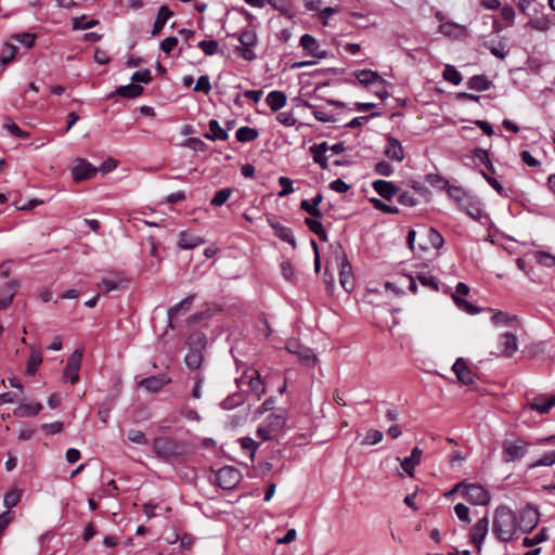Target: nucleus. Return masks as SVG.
Wrapping results in <instances>:
<instances>
[{
	"mask_svg": "<svg viewBox=\"0 0 555 555\" xmlns=\"http://www.w3.org/2000/svg\"><path fill=\"white\" fill-rule=\"evenodd\" d=\"M211 90V85L208 76H201L194 87V91L208 93Z\"/></svg>",
	"mask_w": 555,
	"mask_h": 555,
	"instance_id": "nucleus-63",
	"label": "nucleus"
},
{
	"mask_svg": "<svg viewBox=\"0 0 555 555\" xmlns=\"http://www.w3.org/2000/svg\"><path fill=\"white\" fill-rule=\"evenodd\" d=\"M372 186L383 198L387 201H390L399 191L392 182L386 180H376L373 182Z\"/></svg>",
	"mask_w": 555,
	"mask_h": 555,
	"instance_id": "nucleus-24",
	"label": "nucleus"
},
{
	"mask_svg": "<svg viewBox=\"0 0 555 555\" xmlns=\"http://www.w3.org/2000/svg\"><path fill=\"white\" fill-rule=\"evenodd\" d=\"M474 156L479 159L482 164L486 165V167L491 171L494 172V168L492 165V162L489 158V154L486 150L482 149H476L474 151Z\"/></svg>",
	"mask_w": 555,
	"mask_h": 555,
	"instance_id": "nucleus-60",
	"label": "nucleus"
},
{
	"mask_svg": "<svg viewBox=\"0 0 555 555\" xmlns=\"http://www.w3.org/2000/svg\"><path fill=\"white\" fill-rule=\"evenodd\" d=\"M177 46H178V38L170 36V37L165 38L160 42V50L164 53L169 54L176 49Z\"/></svg>",
	"mask_w": 555,
	"mask_h": 555,
	"instance_id": "nucleus-62",
	"label": "nucleus"
},
{
	"mask_svg": "<svg viewBox=\"0 0 555 555\" xmlns=\"http://www.w3.org/2000/svg\"><path fill=\"white\" fill-rule=\"evenodd\" d=\"M269 224L273 229L275 236H278L279 238L286 243H289L293 247H296V241L291 228H287L272 220L269 221Z\"/></svg>",
	"mask_w": 555,
	"mask_h": 555,
	"instance_id": "nucleus-27",
	"label": "nucleus"
},
{
	"mask_svg": "<svg viewBox=\"0 0 555 555\" xmlns=\"http://www.w3.org/2000/svg\"><path fill=\"white\" fill-rule=\"evenodd\" d=\"M540 520L539 511L535 507L530 505L526 506L521 509L518 516V531L524 533L530 532L533 528H535Z\"/></svg>",
	"mask_w": 555,
	"mask_h": 555,
	"instance_id": "nucleus-10",
	"label": "nucleus"
},
{
	"mask_svg": "<svg viewBox=\"0 0 555 555\" xmlns=\"http://www.w3.org/2000/svg\"><path fill=\"white\" fill-rule=\"evenodd\" d=\"M528 405L531 410L540 413L546 414L550 410L555 406V395H538L534 396L529 402Z\"/></svg>",
	"mask_w": 555,
	"mask_h": 555,
	"instance_id": "nucleus-14",
	"label": "nucleus"
},
{
	"mask_svg": "<svg viewBox=\"0 0 555 555\" xmlns=\"http://www.w3.org/2000/svg\"><path fill=\"white\" fill-rule=\"evenodd\" d=\"M42 410V404L36 403H23L16 406L13 414L17 417L35 416Z\"/></svg>",
	"mask_w": 555,
	"mask_h": 555,
	"instance_id": "nucleus-32",
	"label": "nucleus"
},
{
	"mask_svg": "<svg viewBox=\"0 0 555 555\" xmlns=\"http://www.w3.org/2000/svg\"><path fill=\"white\" fill-rule=\"evenodd\" d=\"M152 446L156 455L167 461L179 459L188 453V444L184 441L169 437H157Z\"/></svg>",
	"mask_w": 555,
	"mask_h": 555,
	"instance_id": "nucleus-2",
	"label": "nucleus"
},
{
	"mask_svg": "<svg viewBox=\"0 0 555 555\" xmlns=\"http://www.w3.org/2000/svg\"><path fill=\"white\" fill-rule=\"evenodd\" d=\"M354 76L357 77L359 83L364 87H367L382 79L377 72L371 69L358 70L354 73Z\"/></svg>",
	"mask_w": 555,
	"mask_h": 555,
	"instance_id": "nucleus-33",
	"label": "nucleus"
},
{
	"mask_svg": "<svg viewBox=\"0 0 555 555\" xmlns=\"http://www.w3.org/2000/svg\"><path fill=\"white\" fill-rule=\"evenodd\" d=\"M21 500V491L18 489H12L4 494L3 505L7 508H12L17 505Z\"/></svg>",
	"mask_w": 555,
	"mask_h": 555,
	"instance_id": "nucleus-49",
	"label": "nucleus"
},
{
	"mask_svg": "<svg viewBox=\"0 0 555 555\" xmlns=\"http://www.w3.org/2000/svg\"><path fill=\"white\" fill-rule=\"evenodd\" d=\"M183 145L196 152H204L207 149V145L198 138H189Z\"/></svg>",
	"mask_w": 555,
	"mask_h": 555,
	"instance_id": "nucleus-61",
	"label": "nucleus"
},
{
	"mask_svg": "<svg viewBox=\"0 0 555 555\" xmlns=\"http://www.w3.org/2000/svg\"><path fill=\"white\" fill-rule=\"evenodd\" d=\"M370 202L372 203L375 209L380 210L385 214L396 215L399 212V208L397 206L385 204L383 201L378 198H371Z\"/></svg>",
	"mask_w": 555,
	"mask_h": 555,
	"instance_id": "nucleus-53",
	"label": "nucleus"
},
{
	"mask_svg": "<svg viewBox=\"0 0 555 555\" xmlns=\"http://www.w3.org/2000/svg\"><path fill=\"white\" fill-rule=\"evenodd\" d=\"M491 81L483 75H476L468 79L467 87L476 91H486L490 88Z\"/></svg>",
	"mask_w": 555,
	"mask_h": 555,
	"instance_id": "nucleus-35",
	"label": "nucleus"
},
{
	"mask_svg": "<svg viewBox=\"0 0 555 555\" xmlns=\"http://www.w3.org/2000/svg\"><path fill=\"white\" fill-rule=\"evenodd\" d=\"M258 130L250 127H241L236 130V140L240 142H250L258 138Z\"/></svg>",
	"mask_w": 555,
	"mask_h": 555,
	"instance_id": "nucleus-36",
	"label": "nucleus"
},
{
	"mask_svg": "<svg viewBox=\"0 0 555 555\" xmlns=\"http://www.w3.org/2000/svg\"><path fill=\"white\" fill-rule=\"evenodd\" d=\"M286 100L285 93L278 90L271 91L266 98L267 104L273 112L283 108L286 104Z\"/></svg>",
	"mask_w": 555,
	"mask_h": 555,
	"instance_id": "nucleus-31",
	"label": "nucleus"
},
{
	"mask_svg": "<svg viewBox=\"0 0 555 555\" xmlns=\"http://www.w3.org/2000/svg\"><path fill=\"white\" fill-rule=\"evenodd\" d=\"M555 464V451H551L545 453L541 459L530 463L528 467L530 469L537 468L540 466H552Z\"/></svg>",
	"mask_w": 555,
	"mask_h": 555,
	"instance_id": "nucleus-46",
	"label": "nucleus"
},
{
	"mask_svg": "<svg viewBox=\"0 0 555 555\" xmlns=\"http://www.w3.org/2000/svg\"><path fill=\"white\" fill-rule=\"evenodd\" d=\"M422 455H423V450H421L418 447H414L412 449L411 455L405 457L401 462L402 469L410 477H412L414 475V469L421 463Z\"/></svg>",
	"mask_w": 555,
	"mask_h": 555,
	"instance_id": "nucleus-23",
	"label": "nucleus"
},
{
	"mask_svg": "<svg viewBox=\"0 0 555 555\" xmlns=\"http://www.w3.org/2000/svg\"><path fill=\"white\" fill-rule=\"evenodd\" d=\"M305 223L311 232H313L315 235H318V237L321 241H323V242L327 241V233H326L324 227L322 225V223L318 220V218H314V217L306 218Z\"/></svg>",
	"mask_w": 555,
	"mask_h": 555,
	"instance_id": "nucleus-34",
	"label": "nucleus"
},
{
	"mask_svg": "<svg viewBox=\"0 0 555 555\" xmlns=\"http://www.w3.org/2000/svg\"><path fill=\"white\" fill-rule=\"evenodd\" d=\"M529 25L535 30L546 31L550 29L552 22L550 18L542 16L530 20Z\"/></svg>",
	"mask_w": 555,
	"mask_h": 555,
	"instance_id": "nucleus-55",
	"label": "nucleus"
},
{
	"mask_svg": "<svg viewBox=\"0 0 555 555\" xmlns=\"http://www.w3.org/2000/svg\"><path fill=\"white\" fill-rule=\"evenodd\" d=\"M247 383L250 392L254 393L257 399H260L261 395L264 393V386L259 373H256V376L248 377Z\"/></svg>",
	"mask_w": 555,
	"mask_h": 555,
	"instance_id": "nucleus-38",
	"label": "nucleus"
},
{
	"mask_svg": "<svg viewBox=\"0 0 555 555\" xmlns=\"http://www.w3.org/2000/svg\"><path fill=\"white\" fill-rule=\"evenodd\" d=\"M198 48L206 55L211 56L218 52L219 43L217 40H202L198 42Z\"/></svg>",
	"mask_w": 555,
	"mask_h": 555,
	"instance_id": "nucleus-52",
	"label": "nucleus"
},
{
	"mask_svg": "<svg viewBox=\"0 0 555 555\" xmlns=\"http://www.w3.org/2000/svg\"><path fill=\"white\" fill-rule=\"evenodd\" d=\"M425 180L429 185L440 190H444L449 184L448 180L437 173H428Z\"/></svg>",
	"mask_w": 555,
	"mask_h": 555,
	"instance_id": "nucleus-51",
	"label": "nucleus"
},
{
	"mask_svg": "<svg viewBox=\"0 0 555 555\" xmlns=\"http://www.w3.org/2000/svg\"><path fill=\"white\" fill-rule=\"evenodd\" d=\"M209 132L205 133L204 137L208 140L216 141L221 140L225 141L229 138L228 132L220 127L218 120L211 119L208 124Z\"/></svg>",
	"mask_w": 555,
	"mask_h": 555,
	"instance_id": "nucleus-29",
	"label": "nucleus"
},
{
	"mask_svg": "<svg viewBox=\"0 0 555 555\" xmlns=\"http://www.w3.org/2000/svg\"><path fill=\"white\" fill-rule=\"evenodd\" d=\"M12 39L27 48H31L35 43L36 35L29 33L15 34L12 36Z\"/></svg>",
	"mask_w": 555,
	"mask_h": 555,
	"instance_id": "nucleus-58",
	"label": "nucleus"
},
{
	"mask_svg": "<svg viewBox=\"0 0 555 555\" xmlns=\"http://www.w3.org/2000/svg\"><path fill=\"white\" fill-rule=\"evenodd\" d=\"M241 473L233 466H223L216 473V483L225 490L235 488L241 481Z\"/></svg>",
	"mask_w": 555,
	"mask_h": 555,
	"instance_id": "nucleus-7",
	"label": "nucleus"
},
{
	"mask_svg": "<svg viewBox=\"0 0 555 555\" xmlns=\"http://www.w3.org/2000/svg\"><path fill=\"white\" fill-rule=\"evenodd\" d=\"M279 184L282 186V190L278 193L280 197H285L294 192L293 181L287 177H280Z\"/></svg>",
	"mask_w": 555,
	"mask_h": 555,
	"instance_id": "nucleus-57",
	"label": "nucleus"
},
{
	"mask_svg": "<svg viewBox=\"0 0 555 555\" xmlns=\"http://www.w3.org/2000/svg\"><path fill=\"white\" fill-rule=\"evenodd\" d=\"M41 362V353L34 350L28 358L26 373L30 376L35 375Z\"/></svg>",
	"mask_w": 555,
	"mask_h": 555,
	"instance_id": "nucleus-41",
	"label": "nucleus"
},
{
	"mask_svg": "<svg viewBox=\"0 0 555 555\" xmlns=\"http://www.w3.org/2000/svg\"><path fill=\"white\" fill-rule=\"evenodd\" d=\"M172 15H173V12L167 5H162L158 9L156 18L153 24L152 36L155 37V36L159 35L160 31L163 30L164 26L166 25L167 21Z\"/></svg>",
	"mask_w": 555,
	"mask_h": 555,
	"instance_id": "nucleus-25",
	"label": "nucleus"
},
{
	"mask_svg": "<svg viewBox=\"0 0 555 555\" xmlns=\"http://www.w3.org/2000/svg\"><path fill=\"white\" fill-rule=\"evenodd\" d=\"M415 279L424 286L431 291H438L439 285L437 279L428 273L420 272L415 275Z\"/></svg>",
	"mask_w": 555,
	"mask_h": 555,
	"instance_id": "nucleus-40",
	"label": "nucleus"
},
{
	"mask_svg": "<svg viewBox=\"0 0 555 555\" xmlns=\"http://www.w3.org/2000/svg\"><path fill=\"white\" fill-rule=\"evenodd\" d=\"M518 516L505 505L494 509L492 519V532L501 542H509L517 538Z\"/></svg>",
	"mask_w": 555,
	"mask_h": 555,
	"instance_id": "nucleus-1",
	"label": "nucleus"
},
{
	"mask_svg": "<svg viewBox=\"0 0 555 555\" xmlns=\"http://www.w3.org/2000/svg\"><path fill=\"white\" fill-rule=\"evenodd\" d=\"M233 190L231 188H224L216 192L210 201V204L215 207L222 206L231 196Z\"/></svg>",
	"mask_w": 555,
	"mask_h": 555,
	"instance_id": "nucleus-43",
	"label": "nucleus"
},
{
	"mask_svg": "<svg viewBox=\"0 0 555 555\" xmlns=\"http://www.w3.org/2000/svg\"><path fill=\"white\" fill-rule=\"evenodd\" d=\"M328 151L327 142H322L320 144H313L309 147V152L311 153L314 163L319 164L322 169H326L328 166L327 159L328 157L325 155Z\"/></svg>",
	"mask_w": 555,
	"mask_h": 555,
	"instance_id": "nucleus-21",
	"label": "nucleus"
},
{
	"mask_svg": "<svg viewBox=\"0 0 555 555\" xmlns=\"http://www.w3.org/2000/svg\"><path fill=\"white\" fill-rule=\"evenodd\" d=\"M448 195L456 202H462L465 196V191L461 186L449 185L446 188Z\"/></svg>",
	"mask_w": 555,
	"mask_h": 555,
	"instance_id": "nucleus-64",
	"label": "nucleus"
},
{
	"mask_svg": "<svg viewBox=\"0 0 555 555\" xmlns=\"http://www.w3.org/2000/svg\"><path fill=\"white\" fill-rule=\"evenodd\" d=\"M530 442L521 437L505 439L502 442V459L505 463L517 462L524 459L528 452Z\"/></svg>",
	"mask_w": 555,
	"mask_h": 555,
	"instance_id": "nucleus-3",
	"label": "nucleus"
},
{
	"mask_svg": "<svg viewBox=\"0 0 555 555\" xmlns=\"http://www.w3.org/2000/svg\"><path fill=\"white\" fill-rule=\"evenodd\" d=\"M463 495L473 505H487L491 500L489 491L478 483L466 485Z\"/></svg>",
	"mask_w": 555,
	"mask_h": 555,
	"instance_id": "nucleus-8",
	"label": "nucleus"
},
{
	"mask_svg": "<svg viewBox=\"0 0 555 555\" xmlns=\"http://www.w3.org/2000/svg\"><path fill=\"white\" fill-rule=\"evenodd\" d=\"M188 345L197 346L196 348H190L189 352L184 357V362L190 370L198 371L203 364L204 356L202 349L206 345V338L202 333H193L188 339Z\"/></svg>",
	"mask_w": 555,
	"mask_h": 555,
	"instance_id": "nucleus-4",
	"label": "nucleus"
},
{
	"mask_svg": "<svg viewBox=\"0 0 555 555\" xmlns=\"http://www.w3.org/2000/svg\"><path fill=\"white\" fill-rule=\"evenodd\" d=\"M384 153L389 159L398 163L404 159V151L400 141L391 135H388L386 139Z\"/></svg>",
	"mask_w": 555,
	"mask_h": 555,
	"instance_id": "nucleus-17",
	"label": "nucleus"
},
{
	"mask_svg": "<svg viewBox=\"0 0 555 555\" xmlns=\"http://www.w3.org/2000/svg\"><path fill=\"white\" fill-rule=\"evenodd\" d=\"M285 348L289 353L296 354L299 361L308 366H314L318 361L313 351L300 345L296 339L287 340Z\"/></svg>",
	"mask_w": 555,
	"mask_h": 555,
	"instance_id": "nucleus-9",
	"label": "nucleus"
},
{
	"mask_svg": "<svg viewBox=\"0 0 555 555\" xmlns=\"http://www.w3.org/2000/svg\"><path fill=\"white\" fill-rule=\"evenodd\" d=\"M205 240L188 231H182L179 234L178 245L182 249H192L203 245Z\"/></svg>",
	"mask_w": 555,
	"mask_h": 555,
	"instance_id": "nucleus-26",
	"label": "nucleus"
},
{
	"mask_svg": "<svg viewBox=\"0 0 555 555\" xmlns=\"http://www.w3.org/2000/svg\"><path fill=\"white\" fill-rule=\"evenodd\" d=\"M452 371L455 373L457 379L464 385L474 384L475 374L468 367L466 361L463 358L456 359L452 366Z\"/></svg>",
	"mask_w": 555,
	"mask_h": 555,
	"instance_id": "nucleus-15",
	"label": "nucleus"
},
{
	"mask_svg": "<svg viewBox=\"0 0 555 555\" xmlns=\"http://www.w3.org/2000/svg\"><path fill=\"white\" fill-rule=\"evenodd\" d=\"M194 299V295H190L182 299L180 302L176 304L175 306L170 307L167 311L168 317V327L173 328L172 320L178 317L179 312H185L189 311L192 307Z\"/></svg>",
	"mask_w": 555,
	"mask_h": 555,
	"instance_id": "nucleus-22",
	"label": "nucleus"
},
{
	"mask_svg": "<svg viewBox=\"0 0 555 555\" xmlns=\"http://www.w3.org/2000/svg\"><path fill=\"white\" fill-rule=\"evenodd\" d=\"M143 87L137 83H129L127 86H120L118 87L111 96L117 94L127 99H134L142 94Z\"/></svg>",
	"mask_w": 555,
	"mask_h": 555,
	"instance_id": "nucleus-30",
	"label": "nucleus"
},
{
	"mask_svg": "<svg viewBox=\"0 0 555 555\" xmlns=\"http://www.w3.org/2000/svg\"><path fill=\"white\" fill-rule=\"evenodd\" d=\"M548 539V535H547V529L546 528H542L535 535H533L532 538H525L522 540V545L525 547H532L543 541H546Z\"/></svg>",
	"mask_w": 555,
	"mask_h": 555,
	"instance_id": "nucleus-44",
	"label": "nucleus"
},
{
	"mask_svg": "<svg viewBox=\"0 0 555 555\" xmlns=\"http://www.w3.org/2000/svg\"><path fill=\"white\" fill-rule=\"evenodd\" d=\"M337 260L340 261V270H339V282L341 287L350 293L354 287L353 276L351 272V264L344 251V249L339 246L336 250Z\"/></svg>",
	"mask_w": 555,
	"mask_h": 555,
	"instance_id": "nucleus-6",
	"label": "nucleus"
},
{
	"mask_svg": "<svg viewBox=\"0 0 555 555\" xmlns=\"http://www.w3.org/2000/svg\"><path fill=\"white\" fill-rule=\"evenodd\" d=\"M127 437L133 443L143 444V446L149 443V440H147L145 434L141 430L131 429L128 431Z\"/></svg>",
	"mask_w": 555,
	"mask_h": 555,
	"instance_id": "nucleus-59",
	"label": "nucleus"
},
{
	"mask_svg": "<svg viewBox=\"0 0 555 555\" xmlns=\"http://www.w3.org/2000/svg\"><path fill=\"white\" fill-rule=\"evenodd\" d=\"M443 79L451 82L454 86H457L462 82V75L461 73L450 64H447L444 66L443 73H442Z\"/></svg>",
	"mask_w": 555,
	"mask_h": 555,
	"instance_id": "nucleus-37",
	"label": "nucleus"
},
{
	"mask_svg": "<svg viewBox=\"0 0 555 555\" xmlns=\"http://www.w3.org/2000/svg\"><path fill=\"white\" fill-rule=\"evenodd\" d=\"M99 24V21L95 18L88 20L86 16H79L73 18V28L74 29H89L95 27Z\"/></svg>",
	"mask_w": 555,
	"mask_h": 555,
	"instance_id": "nucleus-48",
	"label": "nucleus"
},
{
	"mask_svg": "<svg viewBox=\"0 0 555 555\" xmlns=\"http://www.w3.org/2000/svg\"><path fill=\"white\" fill-rule=\"evenodd\" d=\"M170 383L166 375L150 376L142 379L139 385L150 392H157Z\"/></svg>",
	"mask_w": 555,
	"mask_h": 555,
	"instance_id": "nucleus-18",
	"label": "nucleus"
},
{
	"mask_svg": "<svg viewBox=\"0 0 555 555\" xmlns=\"http://www.w3.org/2000/svg\"><path fill=\"white\" fill-rule=\"evenodd\" d=\"M82 353L79 350H75L67 360L66 367L64 370V378L69 379L72 384H75L79 379V369L81 365Z\"/></svg>",
	"mask_w": 555,
	"mask_h": 555,
	"instance_id": "nucleus-13",
	"label": "nucleus"
},
{
	"mask_svg": "<svg viewBox=\"0 0 555 555\" xmlns=\"http://www.w3.org/2000/svg\"><path fill=\"white\" fill-rule=\"evenodd\" d=\"M3 127L14 137L16 138H28L29 133L27 131L22 130L15 122L12 120H7L3 124Z\"/></svg>",
	"mask_w": 555,
	"mask_h": 555,
	"instance_id": "nucleus-56",
	"label": "nucleus"
},
{
	"mask_svg": "<svg viewBox=\"0 0 555 555\" xmlns=\"http://www.w3.org/2000/svg\"><path fill=\"white\" fill-rule=\"evenodd\" d=\"M499 340L502 348L501 356L509 358L516 352L518 345L517 337L514 334L504 333L500 335Z\"/></svg>",
	"mask_w": 555,
	"mask_h": 555,
	"instance_id": "nucleus-19",
	"label": "nucleus"
},
{
	"mask_svg": "<svg viewBox=\"0 0 555 555\" xmlns=\"http://www.w3.org/2000/svg\"><path fill=\"white\" fill-rule=\"evenodd\" d=\"M383 433L380 430H377V429H370L363 441H362V444H365V446H374V444H377L378 442H380L383 440Z\"/></svg>",
	"mask_w": 555,
	"mask_h": 555,
	"instance_id": "nucleus-54",
	"label": "nucleus"
},
{
	"mask_svg": "<svg viewBox=\"0 0 555 555\" xmlns=\"http://www.w3.org/2000/svg\"><path fill=\"white\" fill-rule=\"evenodd\" d=\"M416 235H418L420 238H426L429 242L430 247H433L435 249L441 248L444 243L442 235L434 228H422L420 231L410 230L408 233L406 240H408L409 247L412 250H414V248H415L414 242H415Z\"/></svg>",
	"mask_w": 555,
	"mask_h": 555,
	"instance_id": "nucleus-5",
	"label": "nucleus"
},
{
	"mask_svg": "<svg viewBox=\"0 0 555 555\" xmlns=\"http://www.w3.org/2000/svg\"><path fill=\"white\" fill-rule=\"evenodd\" d=\"M98 171L99 169L87 159L77 158L72 169V175L75 182H81L93 178Z\"/></svg>",
	"mask_w": 555,
	"mask_h": 555,
	"instance_id": "nucleus-11",
	"label": "nucleus"
},
{
	"mask_svg": "<svg viewBox=\"0 0 555 555\" xmlns=\"http://www.w3.org/2000/svg\"><path fill=\"white\" fill-rule=\"evenodd\" d=\"M20 288V282L17 280H11L7 282L0 292V309H7L11 304Z\"/></svg>",
	"mask_w": 555,
	"mask_h": 555,
	"instance_id": "nucleus-16",
	"label": "nucleus"
},
{
	"mask_svg": "<svg viewBox=\"0 0 555 555\" xmlns=\"http://www.w3.org/2000/svg\"><path fill=\"white\" fill-rule=\"evenodd\" d=\"M300 46L306 50L310 55L317 59H324L326 56V52L319 49V43L315 38L309 34H305L300 38Z\"/></svg>",
	"mask_w": 555,
	"mask_h": 555,
	"instance_id": "nucleus-20",
	"label": "nucleus"
},
{
	"mask_svg": "<svg viewBox=\"0 0 555 555\" xmlns=\"http://www.w3.org/2000/svg\"><path fill=\"white\" fill-rule=\"evenodd\" d=\"M266 424L273 433L279 435L285 425V417L280 414L272 413L268 415Z\"/></svg>",
	"mask_w": 555,
	"mask_h": 555,
	"instance_id": "nucleus-39",
	"label": "nucleus"
},
{
	"mask_svg": "<svg viewBox=\"0 0 555 555\" xmlns=\"http://www.w3.org/2000/svg\"><path fill=\"white\" fill-rule=\"evenodd\" d=\"M323 199L322 194H317L311 201L304 199L300 203V208L309 214L311 217L321 218L322 211L318 208Z\"/></svg>",
	"mask_w": 555,
	"mask_h": 555,
	"instance_id": "nucleus-28",
	"label": "nucleus"
},
{
	"mask_svg": "<svg viewBox=\"0 0 555 555\" xmlns=\"http://www.w3.org/2000/svg\"><path fill=\"white\" fill-rule=\"evenodd\" d=\"M235 36L242 46L254 47L257 43V35L254 30L246 29Z\"/></svg>",
	"mask_w": 555,
	"mask_h": 555,
	"instance_id": "nucleus-42",
	"label": "nucleus"
},
{
	"mask_svg": "<svg viewBox=\"0 0 555 555\" xmlns=\"http://www.w3.org/2000/svg\"><path fill=\"white\" fill-rule=\"evenodd\" d=\"M452 298L455 302V305L464 310L465 312L469 313V314H476L480 311L479 308H477L475 305H473L472 302L459 297L457 295H452Z\"/></svg>",
	"mask_w": 555,
	"mask_h": 555,
	"instance_id": "nucleus-47",
	"label": "nucleus"
},
{
	"mask_svg": "<svg viewBox=\"0 0 555 555\" xmlns=\"http://www.w3.org/2000/svg\"><path fill=\"white\" fill-rule=\"evenodd\" d=\"M533 258L538 263L546 268H552L555 266V256L551 255L550 253L539 250L533 254Z\"/></svg>",
	"mask_w": 555,
	"mask_h": 555,
	"instance_id": "nucleus-45",
	"label": "nucleus"
},
{
	"mask_svg": "<svg viewBox=\"0 0 555 555\" xmlns=\"http://www.w3.org/2000/svg\"><path fill=\"white\" fill-rule=\"evenodd\" d=\"M489 531V518L488 516H483L480 518L470 529L469 539L470 542L475 545L477 552H480L482 548L483 541Z\"/></svg>",
	"mask_w": 555,
	"mask_h": 555,
	"instance_id": "nucleus-12",
	"label": "nucleus"
},
{
	"mask_svg": "<svg viewBox=\"0 0 555 555\" xmlns=\"http://www.w3.org/2000/svg\"><path fill=\"white\" fill-rule=\"evenodd\" d=\"M465 212L475 220H479L482 216V209L478 203L466 202L463 204Z\"/></svg>",
	"mask_w": 555,
	"mask_h": 555,
	"instance_id": "nucleus-50",
	"label": "nucleus"
}]
</instances>
